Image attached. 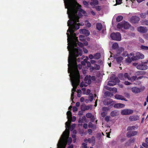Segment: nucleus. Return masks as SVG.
Returning <instances> with one entry per match:
<instances>
[{"label":"nucleus","instance_id":"f257e3e1","mask_svg":"<svg viewBox=\"0 0 148 148\" xmlns=\"http://www.w3.org/2000/svg\"><path fill=\"white\" fill-rule=\"evenodd\" d=\"M72 32L67 33V40L68 42L70 41L71 45L68 46L69 54L68 58V69L69 71L74 70L79 71L77 63L76 58L79 55L81 56L82 54V50L77 47L76 42L77 41V37H76L75 34L72 33Z\"/></svg>","mask_w":148,"mask_h":148},{"label":"nucleus","instance_id":"f03ea898","mask_svg":"<svg viewBox=\"0 0 148 148\" xmlns=\"http://www.w3.org/2000/svg\"><path fill=\"white\" fill-rule=\"evenodd\" d=\"M65 7L68 9L67 13L70 19L67 22L69 28L67 32L74 33L75 30L78 29L79 28V24L77 23L79 22V17L77 14L78 11H79V13H82L84 14H85L86 12L81 8V5L79 4L76 1L71 3L70 6L65 5Z\"/></svg>","mask_w":148,"mask_h":148},{"label":"nucleus","instance_id":"7ed1b4c3","mask_svg":"<svg viewBox=\"0 0 148 148\" xmlns=\"http://www.w3.org/2000/svg\"><path fill=\"white\" fill-rule=\"evenodd\" d=\"M68 73L70 74L71 81L73 88L72 90L71 99L73 101L74 92L76 91L77 86L79 85L80 82V75L79 71L72 70L69 71L68 69Z\"/></svg>","mask_w":148,"mask_h":148},{"label":"nucleus","instance_id":"20e7f679","mask_svg":"<svg viewBox=\"0 0 148 148\" xmlns=\"http://www.w3.org/2000/svg\"><path fill=\"white\" fill-rule=\"evenodd\" d=\"M69 132L65 131L62 134L61 136V141L57 145L58 147V145L61 143H63L65 147L67 143L69 144L71 143L72 141V139L71 137H69Z\"/></svg>","mask_w":148,"mask_h":148},{"label":"nucleus","instance_id":"39448f33","mask_svg":"<svg viewBox=\"0 0 148 148\" xmlns=\"http://www.w3.org/2000/svg\"><path fill=\"white\" fill-rule=\"evenodd\" d=\"M130 26L131 25L129 23L123 21L117 24V27L119 29L123 28L124 29H129Z\"/></svg>","mask_w":148,"mask_h":148},{"label":"nucleus","instance_id":"423d86ee","mask_svg":"<svg viewBox=\"0 0 148 148\" xmlns=\"http://www.w3.org/2000/svg\"><path fill=\"white\" fill-rule=\"evenodd\" d=\"M110 37L113 40L120 41L121 40V34L119 32L112 33L110 35Z\"/></svg>","mask_w":148,"mask_h":148},{"label":"nucleus","instance_id":"0eeeda50","mask_svg":"<svg viewBox=\"0 0 148 148\" xmlns=\"http://www.w3.org/2000/svg\"><path fill=\"white\" fill-rule=\"evenodd\" d=\"M144 58V56L142 53L139 52H136L135 56L132 57V61L138 60L139 59H143Z\"/></svg>","mask_w":148,"mask_h":148},{"label":"nucleus","instance_id":"6e6552de","mask_svg":"<svg viewBox=\"0 0 148 148\" xmlns=\"http://www.w3.org/2000/svg\"><path fill=\"white\" fill-rule=\"evenodd\" d=\"M147 63V62H142L140 64L139 63V64L137 66L136 68L140 70H145L148 69V66L145 64Z\"/></svg>","mask_w":148,"mask_h":148},{"label":"nucleus","instance_id":"1a4fd4ad","mask_svg":"<svg viewBox=\"0 0 148 148\" xmlns=\"http://www.w3.org/2000/svg\"><path fill=\"white\" fill-rule=\"evenodd\" d=\"M103 104L105 106L109 105L110 107L112 108L114 103V101L111 99H105L103 102Z\"/></svg>","mask_w":148,"mask_h":148},{"label":"nucleus","instance_id":"9d476101","mask_svg":"<svg viewBox=\"0 0 148 148\" xmlns=\"http://www.w3.org/2000/svg\"><path fill=\"white\" fill-rule=\"evenodd\" d=\"M133 112V111L132 110L125 109L122 110L121 111V113L123 115H127L132 114Z\"/></svg>","mask_w":148,"mask_h":148},{"label":"nucleus","instance_id":"9b49d317","mask_svg":"<svg viewBox=\"0 0 148 148\" xmlns=\"http://www.w3.org/2000/svg\"><path fill=\"white\" fill-rule=\"evenodd\" d=\"M138 133L136 131H129L126 134V136L128 138H130L131 136L136 135Z\"/></svg>","mask_w":148,"mask_h":148},{"label":"nucleus","instance_id":"f8f14e48","mask_svg":"<svg viewBox=\"0 0 148 148\" xmlns=\"http://www.w3.org/2000/svg\"><path fill=\"white\" fill-rule=\"evenodd\" d=\"M140 20L139 18L136 16H132L130 19V22L132 23H137Z\"/></svg>","mask_w":148,"mask_h":148},{"label":"nucleus","instance_id":"ddd939ff","mask_svg":"<svg viewBox=\"0 0 148 148\" xmlns=\"http://www.w3.org/2000/svg\"><path fill=\"white\" fill-rule=\"evenodd\" d=\"M137 30L138 32L142 33H145L147 31L146 27L141 26L138 27Z\"/></svg>","mask_w":148,"mask_h":148},{"label":"nucleus","instance_id":"4468645a","mask_svg":"<svg viewBox=\"0 0 148 148\" xmlns=\"http://www.w3.org/2000/svg\"><path fill=\"white\" fill-rule=\"evenodd\" d=\"M139 117L137 115L131 116L129 117V120L130 121H136L139 119Z\"/></svg>","mask_w":148,"mask_h":148},{"label":"nucleus","instance_id":"2eb2a0df","mask_svg":"<svg viewBox=\"0 0 148 148\" xmlns=\"http://www.w3.org/2000/svg\"><path fill=\"white\" fill-rule=\"evenodd\" d=\"M79 32L81 34H84L86 36H89L90 34L89 31L85 29H80Z\"/></svg>","mask_w":148,"mask_h":148},{"label":"nucleus","instance_id":"dca6fc26","mask_svg":"<svg viewBox=\"0 0 148 148\" xmlns=\"http://www.w3.org/2000/svg\"><path fill=\"white\" fill-rule=\"evenodd\" d=\"M114 97L115 98L117 99L124 100L126 101H127V100L122 95L117 94L115 95Z\"/></svg>","mask_w":148,"mask_h":148},{"label":"nucleus","instance_id":"f3484780","mask_svg":"<svg viewBox=\"0 0 148 148\" xmlns=\"http://www.w3.org/2000/svg\"><path fill=\"white\" fill-rule=\"evenodd\" d=\"M132 91L135 93H137L140 92V89L136 87H133L132 88Z\"/></svg>","mask_w":148,"mask_h":148},{"label":"nucleus","instance_id":"a211bd4d","mask_svg":"<svg viewBox=\"0 0 148 148\" xmlns=\"http://www.w3.org/2000/svg\"><path fill=\"white\" fill-rule=\"evenodd\" d=\"M138 128V126L137 125H133L132 126H129L127 128V131L135 129H137Z\"/></svg>","mask_w":148,"mask_h":148},{"label":"nucleus","instance_id":"6ab92c4d","mask_svg":"<svg viewBox=\"0 0 148 148\" xmlns=\"http://www.w3.org/2000/svg\"><path fill=\"white\" fill-rule=\"evenodd\" d=\"M125 106V105L123 104L118 103L115 104L114 106V107L115 108H122Z\"/></svg>","mask_w":148,"mask_h":148},{"label":"nucleus","instance_id":"aec40b11","mask_svg":"<svg viewBox=\"0 0 148 148\" xmlns=\"http://www.w3.org/2000/svg\"><path fill=\"white\" fill-rule=\"evenodd\" d=\"M146 73L145 72L142 71H138L135 73V75L137 76L144 75Z\"/></svg>","mask_w":148,"mask_h":148},{"label":"nucleus","instance_id":"412c9836","mask_svg":"<svg viewBox=\"0 0 148 148\" xmlns=\"http://www.w3.org/2000/svg\"><path fill=\"white\" fill-rule=\"evenodd\" d=\"M64 2L65 5H67L69 6L71 5L72 1V0H64Z\"/></svg>","mask_w":148,"mask_h":148},{"label":"nucleus","instance_id":"4be33fe9","mask_svg":"<svg viewBox=\"0 0 148 148\" xmlns=\"http://www.w3.org/2000/svg\"><path fill=\"white\" fill-rule=\"evenodd\" d=\"M91 2H90V5L91 6H95L98 4V1L97 0H91Z\"/></svg>","mask_w":148,"mask_h":148},{"label":"nucleus","instance_id":"5701e85b","mask_svg":"<svg viewBox=\"0 0 148 148\" xmlns=\"http://www.w3.org/2000/svg\"><path fill=\"white\" fill-rule=\"evenodd\" d=\"M118 113V111L116 110L112 111L110 113V115L112 117H114L117 115Z\"/></svg>","mask_w":148,"mask_h":148},{"label":"nucleus","instance_id":"b1692460","mask_svg":"<svg viewBox=\"0 0 148 148\" xmlns=\"http://www.w3.org/2000/svg\"><path fill=\"white\" fill-rule=\"evenodd\" d=\"M114 58L115 59H116L117 62L119 64H120L123 60V58L121 56L116 57Z\"/></svg>","mask_w":148,"mask_h":148},{"label":"nucleus","instance_id":"393cba45","mask_svg":"<svg viewBox=\"0 0 148 148\" xmlns=\"http://www.w3.org/2000/svg\"><path fill=\"white\" fill-rule=\"evenodd\" d=\"M67 118L68 120H71L72 118V113L69 110L67 111Z\"/></svg>","mask_w":148,"mask_h":148},{"label":"nucleus","instance_id":"a878e982","mask_svg":"<svg viewBox=\"0 0 148 148\" xmlns=\"http://www.w3.org/2000/svg\"><path fill=\"white\" fill-rule=\"evenodd\" d=\"M101 57V54L99 53H97L94 55V59L97 60L99 59Z\"/></svg>","mask_w":148,"mask_h":148},{"label":"nucleus","instance_id":"bb28decb","mask_svg":"<svg viewBox=\"0 0 148 148\" xmlns=\"http://www.w3.org/2000/svg\"><path fill=\"white\" fill-rule=\"evenodd\" d=\"M96 28L97 29L100 31L102 28V25L101 23H97L96 24Z\"/></svg>","mask_w":148,"mask_h":148},{"label":"nucleus","instance_id":"cd10ccee","mask_svg":"<svg viewBox=\"0 0 148 148\" xmlns=\"http://www.w3.org/2000/svg\"><path fill=\"white\" fill-rule=\"evenodd\" d=\"M116 83L115 82L112 81H109L108 83V85L110 86H113L116 84Z\"/></svg>","mask_w":148,"mask_h":148},{"label":"nucleus","instance_id":"c85d7f7f","mask_svg":"<svg viewBox=\"0 0 148 148\" xmlns=\"http://www.w3.org/2000/svg\"><path fill=\"white\" fill-rule=\"evenodd\" d=\"M84 80L86 82H88V84H90L91 82V79L90 78H88V77L86 76L84 79Z\"/></svg>","mask_w":148,"mask_h":148},{"label":"nucleus","instance_id":"c756f323","mask_svg":"<svg viewBox=\"0 0 148 148\" xmlns=\"http://www.w3.org/2000/svg\"><path fill=\"white\" fill-rule=\"evenodd\" d=\"M107 89L110 91H113L115 92H117V89L115 88H111L110 87H108Z\"/></svg>","mask_w":148,"mask_h":148},{"label":"nucleus","instance_id":"7c9ffc66","mask_svg":"<svg viewBox=\"0 0 148 148\" xmlns=\"http://www.w3.org/2000/svg\"><path fill=\"white\" fill-rule=\"evenodd\" d=\"M119 78L121 80H125L124 74L123 73H119L118 75Z\"/></svg>","mask_w":148,"mask_h":148},{"label":"nucleus","instance_id":"2f4dec72","mask_svg":"<svg viewBox=\"0 0 148 148\" xmlns=\"http://www.w3.org/2000/svg\"><path fill=\"white\" fill-rule=\"evenodd\" d=\"M123 16H118L116 18V21L117 22H119L123 20Z\"/></svg>","mask_w":148,"mask_h":148},{"label":"nucleus","instance_id":"473e14b6","mask_svg":"<svg viewBox=\"0 0 148 148\" xmlns=\"http://www.w3.org/2000/svg\"><path fill=\"white\" fill-rule=\"evenodd\" d=\"M90 108L89 106H85L83 108L82 107V110L83 111L88 110Z\"/></svg>","mask_w":148,"mask_h":148},{"label":"nucleus","instance_id":"72a5a7b5","mask_svg":"<svg viewBox=\"0 0 148 148\" xmlns=\"http://www.w3.org/2000/svg\"><path fill=\"white\" fill-rule=\"evenodd\" d=\"M118 44L117 43H115L112 44V48L113 49H116L118 48Z\"/></svg>","mask_w":148,"mask_h":148},{"label":"nucleus","instance_id":"f704fd0d","mask_svg":"<svg viewBox=\"0 0 148 148\" xmlns=\"http://www.w3.org/2000/svg\"><path fill=\"white\" fill-rule=\"evenodd\" d=\"M132 60V57L130 58L128 56L127 57L125 61L126 62L129 64L131 62Z\"/></svg>","mask_w":148,"mask_h":148},{"label":"nucleus","instance_id":"c9c22d12","mask_svg":"<svg viewBox=\"0 0 148 148\" xmlns=\"http://www.w3.org/2000/svg\"><path fill=\"white\" fill-rule=\"evenodd\" d=\"M137 78V76H132L131 77H130L129 79V80L131 81L132 82H133Z\"/></svg>","mask_w":148,"mask_h":148},{"label":"nucleus","instance_id":"e433bc0d","mask_svg":"<svg viewBox=\"0 0 148 148\" xmlns=\"http://www.w3.org/2000/svg\"><path fill=\"white\" fill-rule=\"evenodd\" d=\"M100 66L97 64H95L94 67H93V69H94L96 70H99L100 69Z\"/></svg>","mask_w":148,"mask_h":148},{"label":"nucleus","instance_id":"4c0bfd02","mask_svg":"<svg viewBox=\"0 0 148 148\" xmlns=\"http://www.w3.org/2000/svg\"><path fill=\"white\" fill-rule=\"evenodd\" d=\"M76 43H77V44L78 45V46L81 47H82L84 46L82 42H79L78 39H77V41Z\"/></svg>","mask_w":148,"mask_h":148},{"label":"nucleus","instance_id":"58836bf2","mask_svg":"<svg viewBox=\"0 0 148 148\" xmlns=\"http://www.w3.org/2000/svg\"><path fill=\"white\" fill-rule=\"evenodd\" d=\"M58 148H65V145L63 143H61L58 145Z\"/></svg>","mask_w":148,"mask_h":148},{"label":"nucleus","instance_id":"ea45409f","mask_svg":"<svg viewBox=\"0 0 148 148\" xmlns=\"http://www.w3.org/2000/svg\"><path fill=\"white\" fill-rule=\"evenodd\" d=\"M140 48L144 50H148V46L141 45V46Z\"/></svg>","mask_w":148,"mask_h":148},{"label":"nucleus","instance_id":"a19ab883","mask_svg":"<svg viewBox=\"0 0 148 148\" xmlns=\"http://www.w3.org/2000/svg\"><path fill=\"white\" fill-rule=\"evenodd\" d=\"M124 78L125 79H128L129 80V78L130 77V76L129 75V74L127 73H125L124 74Z\"/></svg>","mask_w":148,"mask_h":148},{"label":"nucleus","instance_id":"79ce46f5","mask_svg":"<svg viewBox=\"0 0 148 148\" xmlns=\"http://www.w3.org/2000/svg\"><path fill=\"white\" fill-rule=\"evenodd\" d=\"M110 109V108L108 107H104L102 108L103 110L105 112L108 111Z\"/></svg>","mask_w":148,"mask_h":148},{"label":"nucleus","instance_id":"37998d69","mask_svg":"<svg viewBox=\"0 0 148 148\" xmlns=\"http://www.w3.org/2000/svg\"><path fill=\"white\" fill-rule=\"evenodd\" d=\"M92 116V114L90 113H87L86 114V117L88 118H90Z\"/></svg>","mask_w":148,"mask_h":148},{"label":"nucleus","instance_id":"c03bdc74","mask_svg":"<svg viewBox=\"0 0 148 148\" xmlns=\"http://www.w3.org/2000/svg\"><path fill=\"white\" fill-rule=\"evenodd\" d=\"M122 56L123 57H126V56H128V53H127V52L125 51L123 52V53L122 54Z\"/></svg>","mask_w":148,"mask_h":148},{"label":"nucleus","instance_id":"a18cd8bd","mask_svg":"<svg viewBox=\"0 0 148 148\" xmlns=\"http://www.w3.org/2000/svg\"><path fill=\"white\" fill-rule=\"evenodd\" d=\"M110 116H107L105 117V120L107 122H108L110 121Z\"/></svg>","mask_w":148,"mask_h":148},{"label":"nucleus","instance_id":"49530a36","mask_svg":"<svg viewBox=\"0 0 148 148\" xmlns=\"http://www.w3.org/2000/svg\"><path fill=\"white\" fill-rule=\"evenodd\" d=\"M70 121H67L65 123L66 127H68L70 125L71 123V120H70Z\"/></svg>","mask_w":148,"mask_h":148},{"label":"nucleus","instance_id":"de8ad7c7","mask_svg":"<svg viewBox=\"0 0 148 148\" xmlns=\"http://www.w3.org/2000/svg\"><path fill=\"white\" fill-rule=\"evenodd\" d=\"M142 145L146 148H148V144L147 143H142Z\"/></svg>","mask_w":148,"mask_h":148},{"label":"nucleus","instance_id":"09e8293b","mask_svg":"<svg viewBox=\"0 0 148 148\" xmlns=\"http://www.w3.org/2000/svg\"><path fill=\"white\" fill-rule=\"evenodd\" d=\"M134 138L130 139L129 140V141L126 142V144L127 145V143H134Z\"/></svg>","mask_w":148,"mask_h":148},{"label":"nucleus","instance_id":"8fccbe9b","mask_svg":"<svg viewBox=\"0 0 148 148\" xmlns=\"http://www.w3.org/2000/svg\"><path fill=\"white\" fill-rule=\"evenodd\" d=\"M123 84L125 85H129L131 84L130 82L127 81H125L123 82Z\"/></svg>","mask_w":148,"mask_h":148},{"label":"nucleus","instance_id":"3c124183","mask_svg":"<svg viewBox=\"0 0 148 148\" xmlns=\"http://www.w3.org/2000/svg\"><path fill=\"white\" fill-rule=\"evenodd\" d=\"M122 0H116V3L117 4H121L122 2Z\"/></svg>","mask_w":148,"mask_h":148},{"label":"nucleus","instance_id":"603ef678","mask_svg":"<svg viewBox=\"0 0 148 148\" xmlns=\"http://www.w3.org/2000/svg\"><path fill=\"white\" fill-rule=\"evenodd\" d=\"M93 125L91 122H89L88 123V127L89 128H92L93 127Z\"/></svg>","mask_w":148,"mask_h":148},{"label":"nucleus","instance_id":"864d4df0","mask_svg":"<svg viewBox=\"0 0 148 148\" xmlns=\"http://www.w3.org/2000/svg\"><path fill=\"white\" fill-rule=\"evenodd\" d=\"M106 114L107 113L105 112H102L101 114V116L103 117H104L106 116Z\"/></svg>","mask_w":148,"mask_h":148},{"label":"nucleus","instance_id":"5fc2aeb1","mask_svg":"<svg viewBox=\"0 0 148 148\" xmlns=\"http://www.w3.org/2000/svg\"><path fill=\"white\" fill-rule=\"evenodd\" d=\"M140 15V17L142 18H144L146 17L145 13H141Z\"/></svg>","mask_w":148,"mask_h":148},{"label":"nucleus","instance_id":"6e6d98bb","mask_svg":"<svg viewBox=\"0 0 148 148\" xmlns=\"http://www.w3.org/2000/svg\"><path fill=\"white\" fill-rule=\"evenodd\" d=\"M79 39L80 40L83 41L84 40V36L82 35H80L79 36Z\"/></svg>","mask_w":148,"mask_h":148},{"label":"nucleus","instance_id":"4d7b16f0","mask_svg":"<svg viewBox=\"0 0 148 148\" xmlns=\"http://www.w3.org/2000/svg\"><path fill=\"white\" fill-rule=\"evenodd\" d=\"M87 21V23H86V25L87 27H90L91 26V24L88 21Z\"/></svg>","mask_w":148,"mask_h":148},{"label":"nucleus","instance_id":"13d9d810","mask_svg":"<svg viewBox=\"0 0 148 148\" xmlns=\"http://www.w3.org/2000/svg\"><path fill=\"white\" fill-rule=\"evenodd\" d=\"M83 4L86 6H87L88 5V3L86 1H83Z\"/></svg>","mask_w":148,"mask_h":148},{"label":"nucleus","instance_id":"bf43d9fd","mask_svg":"<svg viewBox=\"0 0 148 148\" xmlns=\"http://www.w3.org/2000/svg\"><path fill=\"white\" fill-rule=\"evenodd\" d=\"M82 145L83 146V147L84 148H87V144L86 143H83L82 144Z\"/></svg>","mask_w":148,"mask_h":148},{"label":"nucleus","instance_id":"052dcab7","mask_svg":"<svg viewBox=\"0 0 148 148\" xmlns=\"http://www.w3.org/2000/svg\"><path fill=\"white\" fill-rule=\"evenodd\" d=\"M73 110L74 112H76L77 110V108L75 106H73Z\"/></svg>","mask_w":148,"mask_h":148},{"label":"nucleus","instance_id":"680f3d73","mask_svg":"<svg viewBox=\"0 0 148 148\" xmlns=\"http://www.w3.org/2000/svg\"><path fill=\"white\" fill-rule=\"evenodd\" d=\"M90 121H91V122H93L94 121H95V117L94 115H93V116H92V117H91L90 118Z\"/></svg>","mask_w":148,"mask_h":148},{"label":"nucleus","instance_id":"e2e57ef3","mask_svg":"<svg viewBox=\"0 0 148 148\" xmlns=\"http://www.w3.org/2000/svg\"><path fill=\"white\" fill-rule=\"evenodd\" d=\"M88 132L89 135H91L92 131L91 129H89L88 130Z\"/></svg>","mask_w":148,"mask_h":148},{"label":"nucleus","instance_id":"0e129e2a","mask_svg":"<svg viewBox=\"0 0 148 148\" xmlns=\"http://www.w3.org/2000/svg\"><path fill=\"white\" fill-rule=\"evenodd\" d=\"M110 92L109 91H106L105 92V95L107 96H110Z\"/></svg>","mask_w":148,"mask_h":148},{"label":"nucleus","instance_id":"69168bd1","mask_svg":"<svg viewBox=\"0 0 148 148\" xmlns=\"http://www.w3.org/2000/svg\"><path fill=\"white\" fill-rule=\"evenodd\" d=\"M118 50L120 51L119 52V53H120L122 51L124 50V49L123 48H120L118 49Z\"/></svg>","mask_w":148,"mask_h":148},{"label":"nucleus","instance_id":"338daca9","mask_svg":"<svg viewBox=\"0 0 148 148\" xmlns=\"http://www.w3.org/2000/svg\"><path fill=\"white\" fill-rule=\"evenodd\" d=\"M89 58L90 59H94V56H93L92 54H90L89 55Z\"/></svg>","mask_w":148,"mask_h":148},{"label":"nucleus","instance_id":"774afa93","mask_svg":"<svg viewBox=\"0 0 148 148\" xmlns=\"http://www.w3.org/2000/svg\"><path fill=\"white\" fill-rule=\"evenodd\" d=\"M144 37L147 40H148V34H146L144 35Z\"/></svg>","mask_w":148,"mask_h":148}]
</instances>
